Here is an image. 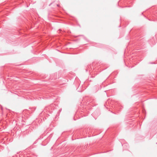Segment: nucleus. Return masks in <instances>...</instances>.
I'll use <instances>...</instances> for the list:
<instances>
[{"label": "nucleus", "instance_id": "f257e3e1", "mask_svg": "<svg viewBox=\"0 0 157 157\" xmlns=\"http://www.w3.org/2000/svg\"><path fill=\"white\" fill-rule=\"evenodd\" d=\"M57 6L58 7H59V5L57 4Z\"/></svg>", "mask_w": 157, "mask_h": 157}]
</instances>
